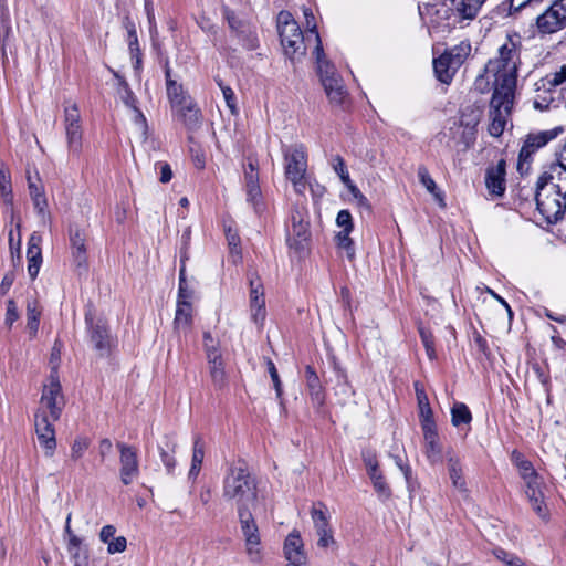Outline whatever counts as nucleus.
<instances>
[{
    "label": "nucleus",
    "instance_id": "obj_32",
    "mask_svg": "<svg viewBox=\"0 0 566 566\" xmlns=\"http://www.w3.org/2000/svg\"><path fill=\"white\" fill-rule=\"evenodd\" d=\"M28 184H29V191L31 199L33 201L34 209L36 210L38 214L42 218L43 221H45L48 213V201L44 195V189L41 184H36L32 181L31 176L28 175Z\"/></svg>",
    "mask_w": 566,
    "mask_h": 566
},
{
    "label": "nucleus",
    "instance_id": "obj_8",
    "mask_svg": "<svg viewBox=\"0 0 566 566\" xmlns=\"http://www.w3.org/2000/svg\"><path fill=\"white\" fill-rule=\"evenodd\" d=\"M535 200L537 210L548 223H555L564 216L566 195L553 190L552 187L536 185Z\"/></svg>",
    "mask_w": 566,
    "mask_h": 566
},
{
    "label": "nucleus",
    "instance_id": "obj_17",
    "mask_svg": "<svg viewBox=\"0 0 566 566\" xmlns=\"http://www.w3.org/2000/svg\"><path fill=\"white\" fill-rule=\"evenodd\" d=\"M223 18L227 20L229 28L237 33V35L243 42V45L248 50H254L258 46V39L251 31L250 27L245 21L240 19L232 10L228 7L222 9Z\"/></svg>",
    "mask_w": 566,
    "mask_h": 566
},
{
    "label": "nucleus",
    "instance_id": "obj_7",
    "mask_svg": "<svg viewBox=\"0 0 566 566\" xmlns=\"http://www.w3.org/2000/svg\"><path fill=\"white\" fill-rule=\"evenodd\" d=\"M310 222L307 211L304 206L296 205L291 211L289 223L286 224V242L290 249L302 255L305 253L310 240Z\"/></svg>",
    "mask_w": 566,
    "mask_h": 566
},
{
    "label": "nucleus",
    "instance_id": "obj_39",
    "mask_svg": "<svg viewBox=\"0 0 566 566\" xmlns=\"http://www.w3.org/2000/svg\"><path fill=\"white\" fill-rule=\"evenodd\" d=\"M41 311L36 300H28L27 302V329L31 337H34L39 329V318Z\"/></svg>",
    "mask_w": 566,
    "mask_h": 566
},
{
    "label": "nucleus",
    "instance_id": "obj_6",
    "mask_svg": "<svg viewBox=\"0 0 566 566\" xmlns=\"http://www.w3.org/2000/svg\"><path fill=\"white\" fill-rule=\"evenodd\" d=\"M285 177L292 182L296 192L305 189V174L307 170V154L302 144H294L283 148Z\"/></svg>",
    "mask_w": 566,
    "mask_h": 566
},
{
    "label": "nucleus",
    "instance_id": "obj_21",
    "mask_svg": "<svg viewBox=\"0 0 566 566\" xmlns=\"http://www.w3.org/2000/svg\"><path fill=\"white\" fill-rule=\"evenodd\" d=\"M536 25L541 33L552 34L566 27V17L554 3L536 19Z\"/></svg>",
    "mask_w": 566,
    "mask_h": 566
},
{
    "label": "nucleus",
    "instance_id": "obj_62",
    "mask_svg": "<svg viewBox=\"0 0 566 566\" xmlns=\"http://www.w3.org/2000/svg\"><path fill=\"white\" fill-rule=\"evenodd\" d=\"M546 81L551 86H558L566 83V65H564L560 71L547 76Z\"/></svg>",
    "mask_w": 566,
    "mask_h": 566
},
{
    "label": "nucleus",
    "instance_id": "obj_35",
    "mask_svg": "<svg viewBox=\"0 0 566 566\" xmlns=\"http://www.w3.org/2000/svg\"><path fill=\"white\" fill-rule=\"evenodd\" d=\"M176 446L177 443L172 436H165L163 442L159 444L160 459L168 473H171L176 465V460L174 457Z\"/></svg>",
    "mask_w": 566,
    "mask_h": 566
},
{
    "label": "nucleus",
    "instance_id": "obj_46",
    "mask_svg": "<svg viewBox=\"0 0 566 566\" xmlns=\"http://www.w3.org/2000/svg\"><path fill=\"white\" fill-rule=\"evenodd\" d=\"M536 150L527 142L524 143L520 150L517 170L523 175L527 174L531 168L532 155Z\"/></svg>",
    "mask_w": 566,
    "mask_h": 566
},
{
    "label": "nucleus",
    "instance_id": "obj_2",
    "mask_svg": "<svg viewBox=\"0 0 566 566\" xmlns=\"http://www.w3.org/2000/svg\"><path fill=\"white\" fill-rule=\"evenodd\" d=\"M450 4L439 3L427 8L430 32L449 33L457 25L463 28L476 19L483 7L478 0H450Z\"/></svg>",
    "mask_w": 566,
    "mask_h": 566
},
{
    "label": "nucleus",
    "instance_id": "obj_11",
    "mask_svg": "<svg viewBox=\"0 0 566 566\" xmlns=\"http://www.w3.org/2000/svg\"><path fill=\"white\" fill-rule=\"evenodd\" d=\"M64 396L59 379L52 374L48 385H44L40 406L35 412H43L45 418L57 421L64 407Z\"/></svg>",
    "mask_w": 566,
    "mask_h": 566
},
{
    "label": "nucleus",
    "instance_id": "obj_22",
    "mask_svg": "<svg viewBox=\"0 0 566 566\" xmlns=\"http://www.w3.org/2000/svg\"><path fill=\"white\" fill-rule=\"evenodd\" d=\"M537 186L552 187L553 190L566 195V168L552 164L538 178Z\"/></svg>",
    "mask_w": 566,
    "mask_h": 566
},
{
    "label": "nucleus",
    "instance_id": "obj_57",
    "mask_svg": "<svg viewBox=\"0 0 566 566\" xmlns=\"http://www.w3.org/2000/svg\"><path fill=\"white\" fill-rule=\"evenodd\" d=\"M373 486L380 499L388 500L391 496L390 488L386 483L384 475L374 480Z\"/></svg>",
    "mask_w": 566,
    "mask_h": 566
},
{
    "label": "nucleus",
    "instance_id": "obj_12",
    "mask_svg": "<svg viewBox=\"0 0 566 566\" xmlns=\"http://www.w3.org/2000/svg\"><path fill=\"white\" fill-rule=\"evenodd\" d=\"M203 348L211 380L217 388H223L227 384V376L220 343L211 336L210 332L203 333Z\"/></svg>",
    "mask_w": 566,
    "mask_h": 566
},
{
    "label": "nucleus",
    "instance_id": "obj_34",
    "mask_svg": "<svg viewBox=\"0 0 566 566\" xmlns=\"http://www.w3.org/2000/svg\"><path fill=\"white\" fill-rule=\"evenodd\" d=\"M415 390L419 407V417H420V423L421 426L429 424V423H436L433 420V413L432 409L429 403V399L427 397V394L423 389V387L420 385V382H415Z\"/></svg>",
    "mask_w": 566,
    "mask_h": 566
},
{
    "label": "nucleus",
    "instance_id": "obj_4",
    "mask_svg": "<svg viewBox=\"0 0 566 566\" xmlns=\"http://www.w3.org/2000/svg\"><path fill=\"white\" fill-rule=\"evenodd\" d=\"M315 54L317 72L327 97L332 103L342 104L347 95L345 85L342 77L337 74L334 65L325 59L322 42L318 36H316Z\"/></svg>",
    "mask_w": 566,
    "mask_h": 566
},
{
    "label": "nucleus",
    "instance_id": "obj_26",
    "mask_svg": "<svg viewBox=\"0 0 566 566\" xmlns=\"http://www.w3.org/2000/svg\"><path fill=\"white\" fill-rule=\"evenodd\" d=\"M447 467L452 485L461 493L467 494V483L463 476V470L458 455L453 451L446 453Z\"/></svg>",
    "mask_w": 566,
    "mask_h": 566
},
{
    "label": "nucleus",
    "instance_id": "obj_44",
    "mask_svg": "<svg viewBox=\"0 0 566 566\" xmlns=\"http://www.w3.org/2000/svg\"><path fill=\"white\" fill-rule=\"evenodd\" d=\"M203 457H205L203 444L200 441V439L197 438L193 442L191 467L189 470L190 478H196L199 474L202 462H203Z\"/></svg>",
    "mask_w": 566,
    "mask_h": 566
},
{
    "label": "nucleus",
    "instance_id": "obj_41",
    "mask_svg": "<svg viewBox=\"0 0 566 566\" xmlns=\"http://www.w3.org/2000/svg\"><path fill=\"white\" fill-rule=\"evenodd\" d=\"M512 461L518 469L520 475L523 479V481L538 475L533 464L528 460H526L521 453L514 451L512 453Z\"/></svg>",
    "mask_w": 566,
    "mask_h": 566
},
{
    "label": "nucleus",
    "instance_id": "obj_1",
    "mask_svg": "<svg viewBox=\"0 0 566 566\" xmlns=\"http://www.w3.org/2000/svg\"><path fill=\"white\" fill-rule=\"evenodd\" d=\"M521 41L518 35L507 36L499 49V56L485 65V76L493 78L494 90L514 93L520 63Z\"/></svg>",
    "mask_w": 566,
    "mask_h": 566
},
{
    "label": "nucleus",
    "instance_id": "obj_20",
    "mask_svg": "<svg viewBox=\"0 0 566 566\" xmlns=\"http://www.w3.org/2000/svg\"><path fill=\"white\" fill-rule=\"evenodd\" d=\"M250 310L254 323L262 326L266 311L263 286L258 277H250Z\"/></svg>",
    "mask_w": 566,
    "mask_h": 566
},
{
    "label": "nucleus",
    "instance_id": "obj_16",
    "mask_svg": "<svg viewBox=\"0 0 566 566\" xmlns=\"http://www.w3.org/2000/svg\"><path fill=\"white\" fill-rule=\"evenodd\" d=\"M525 495L534 512L543 520L548 518V511L544 502L543 479L538 475L525 480Z\"/></svg>",
    "mask_w": 566,
    "mask_h": 566
},
{
    "label": "nucleus",
    "instance_id": "obj_50",
    "mask_svg": "<svg viewBox=\"0 0 566 566\" xmlns=\"http://www.w3.org/2000/svg\"><path fill=\"white\" fill-rule=\"evenodd\" d=\"M419 334H420L422 344L426 348L427 356L431 360L434 359L436 358V349H434V340H433V336H432L431 332L428 331L427 328L420 326Z\"/></svg>",
    "mask_w": 566,
    "mask_h": 566
},
{
    "label": "nucleus",
    "instance_id": "obj_37",
    "mask_svg": "<svg viewBox=\"0 0 566 566\" xmlns=\"http://www.w3.org/2000/svg\"><path fill=\"white\" fill-rule=\"evenodd\" d=\"M471 53V44L469 41H462L458 45H454L450 50L444 52V55L451 61V64L458 69L464 63L467 57Z\"/></svg>",
    "mask_w": 566,
    "mask_h": 566
},
{
    "label": "nucleus",
    "instance_id": "obj_60",
    "mask_svg": "<svg viewBox=\"0 0 566 566\" xmlns=\"http://www.w3.org/2000/svg\"><path fill=\"white\" fill-rule=\"evenodd\" d=\"M336 223L343 228L342 231L352 232L353 230V222H352V216L348 210H340L336 218Z\"/></svg>",
    "mask_w": 566,
    "mask_h": 566
},
{
    "label": "nucleus",
    "instance_id": "obj_31",
    "mask_svg": "<svg viewBox=\"0 0 566 566\" xmlns=\"http://www.w3.org/2000/svg\"><path fill=\"white\" fill-rule=\"evenodd\" d=\"M192 323V306L188 301H178L174 319L175 329L178 333H186Z\"/></svg>",
    "mask_w": 566,
    "mask_h": 566
},
{
    "label": "nucleus",
    "instance_id": "obj_27",
    "mask_svg": "<svg viewBox=\"0 0 566 566\" xmlns=\"http://www.w3.org/2000/svg\"><path fill=\"white\" fill-rule=\"evenodd\" d=\"M176 115L189 129H195L200 125L201 114L193 101H189L179 107H172Z\"/></svg>",
    "mask_w": 566,
    "mask_h": 566
},
{
    "label": "nucleus",
    "instance_id": "obj_14",
    "mask_svg": "<svg viewBox=\"0 0 566 566\" xmlns=\"http://www.w3.org/2000/svg\"><path fill=\"white\" fill-rule=\"evenodd\" d=\"M51 418H45L44 413L35 412L34 415V428L36 438L40 447L44 450V454L48 458L53 457L56 449V438L54 423Z\"/></svg>",
    "mask_w": 566,
    "mask_h": 566
},
{
    "label": "nucleus",
    "instance_id": "obj_43",
    "mask_svg": "<svg viewBox=\"0 0 566 566\" xmlns=\"http://www.w3.org/2000/svg\"><path fill=\"white\" fill-rule=\"evenodd\" d=\"M28 258V273L31 280H34L40 271V266L42 263V254L40 247L28 248L27 251Z\"/></svg>",
    "mask_w": 566,
    "mask_h": 566
},
{
    "label": "nucleus",
    "instance_id": "obj_58",
    "mask_svg": "<svg viewBox=\"0 0 566 566\" xmlns=\"http://www.w3.org/2000/svg\"><path fill=\"white\" fill-rule=\"evenodd\" d=\"M127 547V541L124 536H118L116 538H112L107 543V553L108 554H117L123 553Z\"/></svg>",
    "mask_w": 566,
    "mask_h": 566
},
{
    "label": "nucleus",
    "instance_id": "obj_51",
    "mask_svg": "<svg viewBox=\"0 0 566 566\" xmlns=\"http://www.w3.org/2000/svg\"><path fill=\"white\" fill-rule=\"evenodd\" d=\"M217 83L222 91L223 98L231 114H238L237 98L232 88L228 85H224L221 81H217Z\"/></svg>",
    "mask_w": 566,
    "mask_h": 566
},
{
    "label": "nucleus",
    "instance_id": "obj_52",
    "mask_svg": "<svg viewBox=\"0 0 566 566\" xmlns=\"http://www.w3.org/2000/svg\"><path fill=\"white\" fill-rule=\"evenodd\" d=\"M123 90H124V92L122 94V99L125 103V105L135 111L137 119L145 122L144 115L136 106V97H135L134 93L129 90L127 83L123 84Z\"/></svg>",
    "mask_w": 566,
    "mask_h": 566
},
{
    "label": "nucleus",
    "instance_id": "obj_5",
    "mask_svg": "<svg viewBox=\"0 0 566 566\" xmlns=\"http://www.w3.org/2000/svg\"><path fill=\"white\" fill-rule=\"evenodd\" d=\"M277 29L284 52L291 59L305 54L304 35L293 15L281 11L277 15Z\"/></svg>",
    "mask_w": 566,
    "mask_h": 566
},
{
    "label": "nucleus",
    "instance_id": "obj_3",
    "mask_svg": "<svg viewBox=\"0 0 566 566\" xmlns=\"http://www.w3.org/2000/svg\"><path fill=\"white\" fill-rule=\"evenodd\" d=\"M256 481L243 460L232 462L223 476L222 496L234 502L237 511L253 509L258 499Z\"/></svg>",
    "mask_w": 566,
    "mask_h": 566
},
{
    "label": "nucleus",
    "instance_id": "obj_25",
    "mask_svg": "<svg viewBox=\"0 0 566 566\" xmlns=\"http://www.w3.org/2000/svg\"><path fill=\"white\" fill-rule=\"evenodd\" d=\"M165 75L166 91L171 108L179 107V105L192 101V98L184 90L182 85L178 84L177 81L171 77V70L168 64H166L165 67Z\"/></svg>",
    "mask_w": 566,
    "mask_h": 566
},
{
    "label": "nucleus",
    "instance_id": "obj_15",
    "mask_svg": "<svg viewBox=\"0 0 566 566\" xmlns=\"http://www.w3.org/2000/svg\"><path fill=\"white\" fill-rule=\"evenodd\" d=\"M117 449L119 451V476L120 481L128 485L139 474V462L137 457V450L123 442H117Z\"/></svg>",
    "mask_w": 566,
    "mask_h": 566
},
{
    "label": "nucleus",
    "instance_id": "obj_56",
    "mask_svg": "<svg viewBox=\"0 0 566 566\" xmlns=\"http://www.w3.org/2000/svg\"><path fill=\"white\" fill-rule=\"evenodd\" d=\"M247 191V200L252 203L254 209H259L260 198H261V189L259 184L245 186Z\"/></svg>",
    "mask_w": 566,
    "mask_h": 566
},
{
    "label": "nucleus",
    "instance_id": "obj_48",
    "mask_svg": "<svg viewBox=\"0 0 566 566\" xmlns=\"http://www.w3.org/2000/svg\"><path fill=\"white\" fill-rule=\"evenodd\" d=\"M349 233L350 232H347V231H340L336 239H337V244L338 247L345 251L346 253V256L349 259V260H353L354 256H355V249H354V243H353V240L349 238Z\"/></svg>",
    "mask_w": 566,
    "mask_h": 566
},
{
    "label": "nucleus",
    "instance_id": "obj_40",
    "mask_svg": "<svg viewBox=\"0 0 566 566\" xmlns=\"http://www.w3.org/2000/svg\"><path fill=\"white\" fill-rule=\"evenodd\" d=\"M311 517L314 524L315 532L331 528L328 516L326 514V506L322 502H318L313 505L311 510Z\"/></svg>",
    "mask_w": 566,
    "mask_h": 566
},
{
    "label": "nucleus",
    "instance_id": "obj_38",
    "mask_svg": "<svg viewBox=\"0 0 566 566\" xmlns=\"http://www.w3.org/2000/svg\"><path fill=\"white\" fill-rule=\"evenodd\" d=\"M418 178L420 184L436 198V200H438L441 206H444L443 192L438 188L436 181L431 178L427 167L419 166Z\"/></svg>",
    "mask_w": 566,
    "mask_h": 566
},
{
    "label": "nucleus",
    "instance_id": "obj_64",
    "mask_svg": "<svg viewBox=\"0 0 566 566\" xmlns=\"http://www.w3.org/2000/svg\"><path fill=\"white\" fill-rule=\"evenodd\" d=\"M113 443L109 439L104 438L99 441L98 444V453L101 455V460L104 461L105 458L112 452Z\"/></svg>",
    "mask_w": 566,
    "mask_h": 566
},
{
    "label": "nucleus",
    "instance_id": "obj_13",
    "mask_svg": "<svg viewBox=\"0 0 566 566\" xmlns=\"http://www.w3.org/2000/svg\"><path fill=\"white\" fill-rule=\"evenodd\" d=\"M64 126L70 155L78 157L83 148L81 115L76 104L64 109Z\"/></svg>",
    "mask_w": 566,
    "mask_h": 566
},
{
    "label": "nucleus",
    "instance_id": "obj_28",
    "mask_svg": "<svg viewBox=\"0 0 566 566\" xmlns=\"http://www.w3.org/2000/svg\"><path fill=\"white\" fill-rule=\"evenodd\" d=\"M91 340L94 344V348L101 356H106L109 353L112 338L109 336L108 328L104 323L98 322L92 326Z\"/></svg>",
    "mask_w": 566,
    "mask_h": 566
},
{
    "label": "nucleus",
    "instance_id": "obj_24",
    "mask_svg": "<svg viewBox=\"0 0 566 566\" xmlns=\"http://www.w3.org/2000/svg\"><path fill=\"white\" fill-rule=\"evenodd\" d=\"M70 242L73 262L77 269H86V238L83 231L77 227L70 229Z\"/></svg>",
    "mask_w": 566,
    "mask_h": 566
},
{
    "label": "nucleus",
    "instance_id": "obj_10",
    "mask_svg": "<svg viewBox=\"0 0 566 566\" xmlns=\"http://www.w3.org/2000/svg\"><path fill=\"white\" fill-rule=\"evenodd\" d=\"M514 93L494 90L491 99L489 133L493 137H500L505 128L506 117L511 112L513 104Z\"/></svg>",
    "mask_w": 566,
    "mask_h": 566
},
{
    "label": "nucleus",
    "instance_id": "obj_55",
    "mask_svg": "<svg viewBox=\"0 0 566 566\" xmlns=\"http://www.w3.org/2000/svg\"><path fill=\"white\" fill-rule=\"evenodd\" d=\"M266 366H268V371L270 374V377L272 379V382H273V386H274V389H275V392H276V397L281 398V396H282V384H281V380H280V376H279L277 369H276L274 363L272 360H270V359L266 361Z\"/></svg>",
    "mask_w": 566,
    "mask_h": 566
},
{
    "label": "nucleus",
    "instance_id": "obj_47",
    "mask_svg": "<svg viewBox=\"0 0 566 566\" xmlns=\"http://www.w3.org/2000/svg\"><path fill=\"white\" fill-rule=\"evenodd\" d=\"M91 446V440L87 437L78 436L71 444L70 457L73 461L80 460Z\"/></svg>",
    "mask_w": 566,
    "mask_h": 566
},
{
    "label": "nucleus",
    "instance_id": "obj_45",
    "mask_svg": "<svg viewBox=\"0 0 566 566\" xmlns=\"http://www.w3.org/2000/svg\"><path fill=\"white\" fill-rule=\"evenodd\" d=\"M472 420V415L469 408L462 403L458 402L451 409V422L454 427H459L463 423H470Z\"/></svg>",
    "mask_w": 566,
    "mask_h": 566
},
{
    "label": "nucleus",
    "instance_id": "obj_63",
    "mask_svg": "<svg viewBox=\"0 0 566 566\" xmlns=\"http://www.w3.org/2000/svg\"><path fill=\"white\" fill-rule=\"evenodd\" d=\"M192 297V291L188 287L186 279H181L179 283L178 301H188Z\"/></svg>",
    "mask_w": 566,
    "mask_h": 566
},
{
    "label": "nucleus",
    "instance_id": "obj_36",
    "mask_svg": "<svg viewBox=\"0 0 566 566\" xmlns=\"http://www.w3.org/2000/svg\"><path fill=\"white\" fill-rule=\"evenodd\" d=\"M564 132L562 126H556L548 130H543L537 134H530L525 142H527L535 150L545 146L548 142L555 139Z\"/></svg>",
    "mask_w": 566,
    "mask_h": 566
},
{
    "label": "nucleus",
    "instance_id": "obj_23",
    "mask_svg": "<svg viewBox=\"0 0 566 566\" xmlns=\"http://www.w3.org/2000/svg\"><path fill=\"white\" fill-rule=\"evenodd\" d=\"M505 160L501 159L485 172V186L490 195L501 197L505 191Z\"/></svg>",
    "mask_w": 566,
    "mask_h": 566
},
{
    "label": "nucleus",
    "instance_id": "obj_29",
    "mask_svg": "<svg viewBox=\"0 0 566 566\" xmlns=\"http://www.w3.org/2000/svg\"><path fill=\"white\" fill-rule=\"evenodd\" d=\"M306 386L312 400L316 408H321L325 402V395L317 374L311 366L306 367Z\"/></svg>",
    "mask_w": 566,
    "mask_h": 566
},
{
    "label": "nucleus",
    "instance_id": "obj_33",
    "mask_svg": "<svg viewBox=\"0 0 566 566\" xmlns=\"http://www.w3.org/2000/svg\"><path fill=\"white\" fill-rule=\"evenodd\" d=\"M433 70L437 78L444 84H450L455 72L459 70L447 55L441 54L438 59L433 60Z\"/></svg>",
    "mask_w": 566,
    "mask_h": 566
},
{
    "label": "nucleus",
    "instance_id": "obj_42",
    "mask_svg": "<svg viewBox=\"0 0 566 566\" xmlns=\"http://www.w3.org/2000/svg\"><path fill=\"white\" fill-rule=\"evenodd\" d=\"M0 196L6 202H11L12 200L11 174L2 161H0Z\"/></svg>",
    "mask_w": 566,
    "mask_h": 566
},
{
    "label": "nucleus",
    "instance_id": "obj_53",
    "mask_svg": "<svg viewBox=\"0 0 566 566\" xmlns=\"http://www.w3.org/2000/svg\"><path fill=\"white\" fill-rule=\"evenodd\" d=\"M332 166H333L334 171L339 176V178L344 185L350 184V177L347 171L345 161L339 155H336L333 158Z\"/></svg>",
    "mask_w": 566,
    "mask_h": 566
},
{
    "label": "nucleus",
    "instance_id": "obj_9",
    "mask_svg": "<svg viewBox=\"0 0 566 566\" xmlns=\"http://www.w3.org/2000/svg\"><path fill=\"white\" fill-rule=\"evenodd\" d=\"M252 509L238 511L241 533L244 538L245 553L252 563H260L263 558L261 536L258 524L252 515Z\"/></svg>",
    "mask_w": 566,
    "mask_h": 566
},
{
    "label": "nucleus",
    "instance_id": "obj_18",
    "mask_svg": "<svg viewBox=\"0 0 566 566\" xmlns=\"http://www.w3.org/2000/svg\"><path fill=\"white\" fill-rule=\"evenodd\" d=\"M283 553L289 562L287 566H306L307 556L304 551V543L297 531H293L286 536Z\"/></svg>",
    "mask_w": 566,
    "mask_h": 566
},
{
    "label": "nucleus",
    "instance_id": "obj_30",
    "mask_svg": "<svg viewBox=\"0 0 566 566\" xmlns=\"http://www.w3.org/2000/svg\"><path fill=\"white\" fill-rule=\"evenodd\" d=\"M66 548L74 566H90L88 549L83 544L82 538L77 535H72L71 539L67 541Z\"/></svg>",
    "mask_w": 566,
    "mask_h": 566
},
{
    "label": "nucleus",
    "instance_id": "obj_54",
    "mask_svg": "<svg viewBox=\"0 0 566 566\" xmlns=\"http://www.w3.org/2000/svg\"><path fill=\"white\" fill-rule=\"evenodd\" d=\"M245 186L259 184V170L256 163L250 160L244 169Z\"/></svg>",
    "mask_w": 566,
    "mask_h": 566
},
{
    "label": "nucleus",
    "instance_id": "obj_59",
    "mask_svg": "<svg viewBox=\"0 0 566 566\" xmlns=\"http://www.w3.org/2000/svg\"><path fill=\"white\" fill-rule=\"evenodd\" d=\"M19 318V312L17 304L13 300H9L7 302V312H6V319L4 324L9 327L12 326V324Z\"/></svg>",
    "mask_w": 566,
    "mask_h": 566
},
{
    "label": "nucleus",
    "instance_id": "obj_49",
    "mask_svg": "<svg viewBox=\"0 0 566 566\" xmlns=\"http://www.w3.org/2000/svg\"><path fill=\"white\" fill-rule=\"evenodd\" d=\"M126 29H127V35H128V39H127L128 46H129L133 57L136 56V64L138 65L140 63V59L138 56L139 46H138V38H137L135 25L133 23L128 22L126 24Z\"/></svg>",
    "mask_w": 566,
    "mask_h": 566
},
{
    "label": "nucleus",
    "instance_id": "obj_61",
    "mask_svg": "<svg viewBox=\"0 0 566 566\" xmlns=\"http://www.w3.org/2000/svg\"><path fill=\"white\" fill-rule=\"evenodd\" d=\"M316 535L318 536L317 545L319 547L326 548L329 545L335 543V539L333 537L332 530H323V531H316Z\"/></svg>",
    "mask_w": 566,
    "mask_h": 566
},
{
    "label": "nucleus",
    "instance_id": "obj_19",
    "mask_svg": "<svg viewBox=\"0 0 566 566\" xmlns=\"http://www.w3.org/2000/svg\"><path fill=\"white\" fill-rule=\"evenodd\" d=\"M423 433V451L430 464L442 462L443 452L436 423L421 426Z\"/></svg>",
    "mask_w": 566,
    "mask_h": 566
}]
</instances>
